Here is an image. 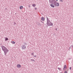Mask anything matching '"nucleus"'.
Masks as SVG:
<instances>
[{
    "mask_svg": "<svg viewBox=\"0 0 73 73\" xmlns=\"http://www.w3.org/2000/svg\"><path fill=\"white\" fill-rule=\"evenodd\" d=\"M1 47L2 48V50L4 52L5 55L6 56V55H7V53L9 52V50H8L6 47H5V46H2Z\"/></svg>",
    "mask_w": 73,
    "mask_h": 73,
    "instance_id": "f257e3e1",
    "label": "nucleus"
},
{
    "mask_svg": "<svg viewBox=\"0 0 73 73\" xmlns=\"http://www.w3.org/2000/svg\"><path fill=\"white\" fill-rule=\"evenodd\" d=\"M47 18V23H46V26L48 27L49 26H53V23H51L49 19L47 17H46Z\"/></svg>",
    "mask_w": 73,
    "mask_h": 73,
    "instance_id": "f03ea898",
    "label": "nucleus"
},
{
    "mask_svg": "<svg viewBox=\"0 0 73 73\" xmlns=\"http://www.w3.org/2000/svg\"><path fill=\"white\" fill-rule=\"evenodd\" d=\"M49 1L50 3V4H54V5H56V4L57 3V1H56L54 0H49Z\"/></svg>",
    "mask_w": 73,
    "mask_h": 73,
    "instance_id": "7ed1b4c3",
    "label": "nucleus"
},
{
    "mask_svg": "<svg viewBox=\"0 0 73 73\" xmlns=\"http://www.w3.org/2000/svg\"><path fill=\"white\" fill-rule=\"evenodd\" d=\"M21 48L22 49H26V46L25 45H23L22 46Z\"/></svg>",
    "mask_w": 73,
    "mask_h": 73,
    "instance_id": "20e7f679",
    "label": "nucleus"
},
{
    "mask_svg": "<svg viewBox=\"0 0 73 73\" xmlns=\"http://www.w3.org/2000/svg\"><path fill=\"white\" fill-rule=\"evenodd\" d=\"M41 20L42 21H45V18L44 17H42L41 18Z\"/></svg>",
    "mask_w": 73,
    "mask_h": 73,
    "instance_id": "39448f33",
    "label": "nucleus"
},
{
    "mask_svg": "<svg viewBox=\"0 0 73 73\" xmlns=\"http://www.w3.org/2000/svg\"><path fill=\"white\" fill-rule=\"evenodd\" d=\"M17 67L18 68H20L21 67V65L19 64L17 65Z\"/></svg>",
    "mask_w": 73,
    "mask_h": 73,
    "instance_id": "423d86ee",
    "label": "nucleus"
},
{
    "mask_svg": "<svg viewBox=\"0 0 73 73\" xmlns=\"http://www.w3.org/2000/svg\"><path fill=\"white\" fill-rule=\"evenodd\" d=\"M51 7H52V8H54V5H53V4H51L50 5Z\"/></svg>",
    "mask_w": 73,
    "mask_h": 73,
    "instance_id": "0eeeda50",
    "label": "nucleus"
},
{
    "mask_svg": "<svg viewBox=\"0 0 73 73\" xmlns=\"http://www.w3.org/2000/svg\"><path fill=\"white\" fill-rule=\"evenodd\" d=\"M66 68V65H65L64 66L63 70H64V69H65Z\"/></svg>",
    "mask_w": 73,
    "mask_h": 73,
    "instance_id": "6e6552de",
    "label": "nucleus"
},
{
    "mask_svg": "<svg viewBox=\"0 0 73 73\" xmlns=\"http://www.w3.org/2000/svg\"><path fill=\"white\" fill-rule=\"evenodd\" d=\"M20 8L21 9H22V8H23V6H21L20 7Z\"/></svg>",
    "mask_w": 73,
    "mask_h": 73,
    "instance_id": "1a4fd4ad",
    "label": "nucleus"
},
{
    "mask_svg": "<svg viewBox=\"0 0 73 73\" xmlns=\"http://www.w3.org/2000/svg\"><path fill=\"white\" fill-rule=\"evenodd\" d=\"M24 45H25V46L27 45V43L24 42Z\"/></svg>",
    "mask_w": 73,
    "mask_h": 73,
    "instance_id": "9d476101",
    "label": "nucleus"
},
{
    "mask_svg": "<svg viewBox=\"0 0 73 73\" xmlns=\"http://www.w3.org/2000/svg\"><path fill=\"white\" fill-rule=\"evenodd\" d=\"M11 43L12 44H15L16 42L13 41H11Z\"/></svg>",
    "mask_w": 73,
    "mask_h": 73,
    "instance_id": "9b49d317",
    "label": "nucleus"
},
{
    "mask_svg": "<svg viewBox=\"0 0 73 73\" xmlns=\"http://www.w3.org/2000/svg\"><path fill=\"white\" fill-rule=\"evenodd\" d=\"M56 6H59V3H56Z\"/></svg>",
    "mask_w": 73,
    "mask_h": 73,
    "instance_id": "f8f14e48",
    "label": "nucleus"
},
{
    "mask_svg": "<svg viewBox=\"0 0 73 73\" xmlns=\"http://www.w3.org/2000/svg\"><path fill=\"white\" fill-rule=\"evenodd\" d=\"M5 41H7V40H8V38H5Z\"/></svg>",
    "mask_w": 73,
    "mask_h": 73,
    "instance_id": "ddd939ff",
    "label": "nucleus"
},
{
    "mask_svg": "<svg viewBox=\"0 0 73 73\" xmlns=\"http://www.w3.org/2000/svg\"><path fill=\"white\" fill-rule=\"evenodd\" d=\"M58 69L59 70H61V68H58Z\"/></svg>",
    "mask_w": 73,
    "mask_h": 73,
    "instance_id": "4468645a",
    "label": "nucleus"
},
{
    "mask_svg": "<svg viewBox=\"0 0 73 73\" xmlns=\"http://www.w3.org/2000/svg\"><path fill=\"white\" fill-rule=\"evenodd\" d=\"M32 6H33V7H35L36 6V5L33 4Z\"/></svg>",
    "mask_w": 73,
    "mask_h": 73,
    "instance_id": "2eb2a0df",
    "label": "nucleus"
},
{
    "mask_svg": "<svg viewBox=\"0 0 73 73\" xmlns=\"http://www.w3.org/2000/svg\"><path fill=\"white\" fill-rule=\"evenodd\" d=\"M60 1L61 2H63V1H62V0H60Z\"/></svg>",
    "mask_w": 73,
    "mask_h": 73,
    "instance_id": "dca6fc26",
    "label": "nucleus"
},
{
    "mask_svg": "<svg viewBox=\"0 0 73 73\" xmlns=\"http://www.w3.org/2000/svg\"><path fill=\"white\" fill-rule=\"evenodd\" d=\"M40 22L44 24V22H42V21H40Z\"/></svg>",
    "mask_w": 73,
    "mask_h": 73,
    "instance_id": "f3484780",
    "label": "nucleus"
},
{
    "mask_svg": "<svg viewBox=\"0 0 73 73\" xmlns=\"http://www.w3.org/2000/svg\"><path fill=\"white\" fill-rule=\"evenodd\" d=\"M31 55H33V56L34 55V54L33 53H32L31 54Z\"/></svg>",
    "mask_w": 73,
    "mask_h": 73,
    "instance_id": "a211bd4d",
    "label": "nucleus"
},
{
    "mask_svg": "<svg viewBox=\"0 0 73 73\" xmlns=\"http://www.w3.org/2000/svg\"><path fill=\"white\" fill-rule=\"evenodd\" d=\"M69 69H70V70H71V69H72V67H70L69 68Z\"/></svg>",
    "mask_w": 73,
    "mask_h": 73,
    "instance_id": "6ab92c4d",
    "label": "nucleus"
},
{
    "mask_svg": "<svg viewBox=\"0 0 73 73\" xmlns=\"http://www.w3.org/2000/svg\"><path fill=\"white\" fill-rule=\"evenodd\" d=\"M31 61H34V60L33 59H31Z\"/></svg>",
    "mask_w": 73,
    "mask_h": 73,
    "instance_id": "aec40b11",
    "label": "nucleus"
},
{
    "mask_svg": "<svg viewBox=\"0 0 73 73\" xmlns=\"http://www.w3.org/2000/svg\"><path fill=\"white\" fill-rule=\"evenodd\" d=\"M64 73H67V71H65V72H64Z\"/></svg>",
    "mask_w": 73,
    "mask_h": 73,
    "instance_id": "412c9836",
    "label": "nucleus"
},
{
    "mask_svg": "<svg viewBox=\"0 0 73 73\" xmlns=\"http://www.w3.org/2000/svg\"><path fill=\"white\" fill-rule=\"evenodd\" d=\"M55 30H56V31H57V29H55Z\"/></svg>",
    "mask_w": 73,
    "mask_h": 73,
    "instance_id": "4be33fe9",
    "label": "nucleus"
},
{
    "mask_svg": "<svg viewBox=\"0 0 73 73\" xmlns=\"http://www.w3.org/2000/svg\"><path fill=\"white\" fill-rule=\"evenodd\" d=\"M14 24L15 25H16V23H14Z\"/></svg>",
    "mask_w": 73,
    "mask_h": 73,
    "instance_id": "5701e85b",
    "label": "nucleus"
},
{
    "mask_svg": "<svg viewBox=\"0 0 73 73\" xmlns=\"http://www.w3.org/2000/svg\"><path fill=\"white\" fill-rule=\"evenodd\" d=\"M34 57H36V55L34 56Z\"/></svg>",
    "mask_w": 73,
    "mask_h": 73,
    "instance_id": "b1692460",
    "label": "nucleus"
},
{
    "mask_svg": "<svg viewBox=\"0 0 73 73\" xmlns=\"http://www.w3.org/2000/svg\"><path fill=\"white\" fill-rule=\"evenodd\" d=\"M72 48H73V45H72Z\"/></svg>",
    "mask_w": 73,
    "mask_h": 73,
    "instance_id": "393cba45",
    "label": "nucleus"
},
{
    "mask_svg": "<svg viewBox=\"0 0 73 73\" xmlns=\"http://www.w3.org/2000/svg\"><path fill=\"white\" fill-rule=\"evenodd\" d=\"M33 61H34V62H35V61L34 60H33Z\"/></svg>",
    "mask_w": 73,
    "mask_h": 73,
    "instance_id": "a878e982",
    "label": "nucleus"
},
{
    "mask_svg": "<svg viewBox=\"0 0 73 73\" xmlns=\"http://www.w3.org/2000/svg\"><path fill=\"white\" fill-rule=\"evenodd\" d=\"M56 1H58V0H56Z\"/></svg>",
    "mask_w": 73,
    "mask_h": 73,
    "instance_id": "bb28decb",
    "label": "nucleus"
},
{
    "mask_svg": "<svg viewBox=\"0 0 73 73\" xmlns=\"http://www.w3.org/2000/svg\"><path fill=\"white\" fill-rule=\"evenodd\" d=\"M35 9H36V8H35Z\"/></svg>",
    "mask_w": 73,
    "mask_h": 73,
    "instance_id": "cd10ccee",
    "label": "nucleus"
},
{
    "mask_svg": "<svg viewBox=\"0 0 73 73\" xmlns=\"http://www.w3.org/2000/svg\"><path fill=\"white\" fill-rule=\"evenodd\" d=\"M70 49V47H69Z\"/></svg>",
    "mask_w": 73,
    "mask_h": 73,
    "instance_id": "c85d7f7f",
    "label": "nucleus"
},
{
    "mask_svg": "<svg viewBox=\"0 0 73 73\" xmlns=\"http://www.w3.org/2000/svg\"><path fill=\"white\" fill-rule=\"evenodd\" d=\"M44 25H46V24H45Z\"/></svg>",
    "mask_w": 73,
    "mask_h": 73,
    "instance_id": "c756f323",
    "label": "nucleus"
},
{
    "mask_svg": "<svg viewBox=\"0 0 73 73\" xmlns=\"http://www.w3.org/2000/svg\"><path fill=\"white\" fill-rule=\"evenodd\" d=\"M38 25H40V24H38Z\"/></svg>",
    "mask_w": 73,
    "mask_h": 73,
    "instance_id": "7c9ffc66",
    "label": "nucleus"
}]
</instances>
